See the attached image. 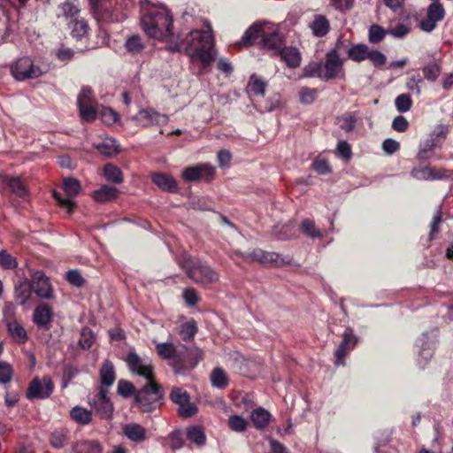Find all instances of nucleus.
Segmentation results:
<instances>
[{
  "mask_svg": "<svg viewBox=\"0 0 453 453\" xmlns=\"http://www.w3.org/2000/svg\"><path fill=\"white\" fill-rule=\"evenodd\" d=\"M171 50L180 51L184 49L191 62L199 61L201 68L209 67L216 58L214 39L210 25L205 30L195 29L189 32L180 45L170 46Z\"/></svg>",
  "mask_w": 453,
  "mask_h": 453,
  "instance_id": "f257e3e1",
  "label": "nucleus"
},
{
  "mask_svg": "<svg viewBox=\"0 0 453 453\" xmlns=\"http://www.w3.org/2000/svg\"><path fill=\"white\" fill-rule=\"evenodd\" d=\"M141 9V25L148 36L165 40L172 35L173 16L164 5H154L142 0Z\"/></svg>",
  "mask_w": 453,
  "mask_h": 453,
  "instance_id": "f03ea898",
  "label": "nucleus"
},
{
  "mask_svg": "<svg viewBox=\"0 0 453 453\" xmlns=\"http://www.w3.org/2000/svg\"><path fill=\"white\" fill-rule=\"evenodd\" d=\"M179 265L187 275L196 283L208 286L219 281V274L207 264L188 255H183Z\"/></svg>",
  "mask_w": 453,
  "mask_h": 453,
  "instance_id": "7ed1b4c3",
  "label": "nucleus"
},
{
  "mask_svg": "<svg viewBox=\"0 0 453 453\" xmlns=\"http://www.w3.org/2000/svg\"><path fill=\"white\" fill-rule=\"evenodd\" d=\"M346 42L338 40L334 49L326 52L322 64L323 81L342 80L345 78L344 58L341 57L345 50Z\"/></svg>",
  "mask_w": 453,
  "mask_h": 453,
  "instance_id": "20e7f679",
  "label": "nucleus"
},
{
  "mask_svg": "<svg viewBox=\"0 0 453 453\" xmlns=\"http://www.w3.org/2000/svg\"><path fill=\"white\" fill-rule=\"evenodd\" d=\"M203 351L196 346L180 344L175 358L171 362L176 374H185L193 370L203 358Z\"/></svg>",
  "mask_w": 453,
  "mask_h": 453,
  "instance_id": "39448f33",
  "label": "nucleus"
},
{
  "mask_svg": "<svg viewBox=\"0 0 453 453\" xmlns=\"http://www.w3.org/2000/svg\"><path fill=\"white\" fill-rule=\"evenodd\" d=\"M163 400V390L155 382L149 380L135 395V401L142 412H150L160 407Z\"/></svg>",
  "mask_w": 453,
  "mask_h": 453,
  "instance_id": "423d86ee",
  "label": "nucleus"
},
{
  "mask_svg": "<svg viewBox=\"0 0 453 453\" xmlns=\"http://www.w3.org/2000/svg\"><path fill=\"white\" fill-rule=\"evenodd\" d=\"M12 73L17 81H26L28 79H36L42 76L45 70L36 65L29 58H19L11 67Z\"/></svg>",
  "mask_w": 453,
  "mask_h": 453,
  "instance_id": "0eeeda50",
  "label": "nucleus"
},
{
  "mask_svg": "<svg viewBox=\"0 0 453 453\" xmlns=\"http://www.w3.org/2000/svg\"><path fill=\"white\" fill-rule=\"evenodd\" d=\"M436 332L434 331L431 334L428 333L422 334L416 341V347L418 348V363L423 367L432 358L434 355V349L436 344Z\"/></svg>",
  "mask_w": 453,
  "mask_h": 453,
  "instance_id": "6e6552de",
  "label": "nucleus"
},
{
  "mask_svg": "<svg viewBox=\"0 0 453 453\" xmlns=\"http://www.w3.org/2000/svg\"><path fill=\"white\" fill-rule=\"evenodd\" d=\"M243 257L246 260L257 261L261 264L272 265L274 266L289 265L291 262V258L288 257H283L276 252L265 251L261 249H256L252 252L244 254Z\"/></svg>",
  "mask_w": 453,
  "mask_h": 453,
  "instance_id": "1a4fd4ad",
  "label": "nucleus"
},
{
  "mask_svg": "<svg viewBox=\"0 0 453 453\" xmlns=\"http://www.w3.org/2000/svg\"><path fill=\"white\" fill-rule=\"evenodd\" d=\"M54 388L50 377L43 376L42 379L36 377L30 383L27 390V397L29 400L46 399L50 397Z\"/></svg>",
  "mask_w": 453,
  "mask_h": 453,
  "instance_id": "9d476101",
  "label": "nucleus"
},
{
  "mask_svg": "<svg viewBox=\"0 0 453 453\" xmlns=\"http://www.w3.org/2000/svg\"><path fill=\"white\" fill-rule=\"evenodd\" d=\"M126 362L132 373L143 377L147 381L153 380V366L148 359L142 358L134 352H130Z\"/></svg>",
  "mask_w": 453,
  "mask_h": 453,
  "instance_id": "9b49d317",
  "label": "nucleus"
},
{
  "mask_svg": "<svg viewBox=\"0 0 453 453\" xmlns=\"http://www.w3.org/2000/svg\"><path fill=\"white\" fill-rule=\"evenodd\" d=\"M89 404L102 418H109L113 412V405L108 397V390L100 388L92 396L88 397Z\"/></svg>",
  "mask_w": 453,
  "mask_h": 453,
  "instance_id": "f8f14e48",
  "label": "nucleus"
},
{
  "mask_svg": "<svg viewBox=\"0 0 453 453\" xmlns=\"http://www.w3.org/2000/svg\"><path fill=\"white\" fill-rule=\"evenodd\" d=\"M30 286L33 292L42 299H51L53 297L52 288L49 278L42 271L35 272L31 276Z\"/></svg>",
  "mask_w": 453,
  "mask_h": 453,
  "instance_id": "ddd939ff",
  "label": "nucleus"
},
{
  "mask_svg": "<svg viewBox=\"0 0 453 453\" xmlns=\"http://www.w3.org/2000/svg\"><path fill=\"white\" fill-rule=\"evenodd\" d=\"M215 174V168L208 164H200L189 166L182 172V178L186 181H196L199 180H211Z\"/></svg>",
  "mask_w": 453,
  "mask_h": 453,
  "instance_id": "4468645a",
  "label": "nucleus"
},
{
  "mask_svg": "<svg viewBox=\"0 0 453 453\" xmlns=\"http://www.w3.org/2000/svg\"><path fill=\"white\" fill-rule=\"evenodd\" d=\"M134 120L138 125L147 127L153 125H165L169 121V117L165 114H160L151 108L142 109L134 117Z\"/></svg>",
  "mask_w": 453,
  "mask_h": 453,
  "instance_id": "2eb2a0df",
  "label": "nucleus"
},
{
  "mask_svg": "<svg viewBox=\"0 0 453 453\" xmlns=\"http://www.w3.org/2000/svg\"><path fill=\"white\" fill-rule=\"evenodd\" d=\"M0 185L4 193H12L18 197L25 198L28 194L27 184L20 177L1 176Z\"/></svg>",
  "mask_w": 453,
  "mask_h": 453,
  "instance_id": "dca6fc26",
  "label": "nucleus"
},
{
  "mask_svg": "<svg viewBox=\"0 0 453 453\" xmlns=\"http://www.w3.org/2000/svg\"><path fill=\"white\" fill-rule=\"evenodd\" d=\"M357 342V337L351 332H345L342 334V341L339 344L338 348L335 350V364L344 365V358L346 355L354 349Z\"/></svg>",
  "mask_w": 453,
  "mask_h": 453,
  "instance_id": "f3484780",
  "label": "nucleus"
},
{
  "mask_svg": "<svg viewBox=\"0 0 453 453\" xmlns=\"http://www.w3.org/2000/svg\"><path fill=\"white\" fill-rule=\"evenodd\" d=\"M411 175L418 180H442L449 176V171L430 166L414 168Z\"/></svg>",
  "mask_w": 453,
  "mask_h": 453,
  "instance_id": "a211bd4d",
  "label": "nucleus"
},
{
  "mask_svg": "<svg viewBox=\"0 0 453 453\" xmlns=\"http://www.w3.org/2000/svg\"><path fill=\"white\" fill-rule=\"evenodd\" d=\"M151 180L163 191L176 193L179 189L176 180L167 173H154L151 175Z\"/></svg>",
  "mask_w": 453,
  "mask_h": 453,
  "instance_id": "6ab92c4d",
  "label": "nucleus"
},
{
  "mask_svg": "<svg viewBox=\"0 0 453 453\" xmlns=\"http://www.w3.org/2000/svg\"><path fill=\"white\" fill-rule=\"evenodd\" d=\"M411 31V22L406 19H392L388 26V35L395 39H403Z\"/></svg>",
  "mask_w": 453,
  "mask_h": 453,
  "instance_id": "aec40b11",
  "label": "nucleus"
},
{
  "mask_svg": "<svg viewBox=\"0 0 453 453\" xmlns=\"http://www.w3.org/2000/svg\"><path fill=\"white\" fill-rule=\"evenodd\" d=\"M32 288L27 279L20 280L14 287V300L17 304L24 305L32 296Z\"/></svg>",
  "mask_w": 453,
  "mask_h": 453,
  "instance_id": "412c9836",
  "label": "nucleus"
},
{
  "mask_svg": "<svg viewBox=\"0 0 453 453\" xmlns=\"http://www.w3.org/2000/svg\"><path fill=\"white\" fill-rule=\"evenodd\" d=\"M273 418L272 414L263 407L253 410L250 413V420L257 430H265Z\"/></svg>",
  "mask_w": 453,
  "mask_h": 453,
  "instance_id": "4be33fe9",
  "label": "nucleus"
},
{
  "mask_svg": "<svg viewBox=\"0 0 453 453\" xmlns=\"http://www.w3.org/2000/svg\"><path fill=\"white\" fill-rule=\"evenodd\" d=\"M260 42L262 43V47L264 49L272 50L275 55H278L280 51L284 48L282 35L276 31H273L268 35L265 33Z\"/></svg>",
  "mask_w": 453,
  "mask_h": 453,
  "instance_id": "5701e85b",
  "label": "nucleus"
},
{
  "mask_svg": "<svg viewBox=\"0 0 453 453\" xmlns=\"http://www.w3.org/2000/svg\"><path fill=\"white\" fill-rule=\"evenodd\" d=\"M52 320V311L47 304L37 306L33 314L34 323L42 328H49Z\"/></svg>",
  "mask_w": 453,
  "mask_h": 453,
  "instance_id": "b1692460",
  "label": "nucleus"
},
{
  "mask_svg": "<svg viewBox=\"0 0 453 453\" xmlns=\"http://www.w3.org/2000/svg\"><path fill=\"white\" fill-rule=\"evenodd\" d=\"M265 35V28L261 25L254 24L245 32L242 40L236 43V46L252 45L257 42V39L264 38Z\"/></svg>",
  "mask_w": 453,
  "mask_h": 453,
  "instance_id": "393cba45",
  "label": "nucleus"
},
{
  "mask_svg": "<svg viewBox=\"0 0 453 453\" xmlns=\"http://www.w3.org/2000/svg\"><path fill=\"white\" fill-rule=\"evenodd\" d=\"M346 42V48L345 50H343V53L346 52L349 58L355 62H361L367 59L368 52L370 50L367 45L356 44L349 46L348 42Z\"/></svg>",
  "mask_w": 453,
  "mask_h": 453,
  "instance_id": "a878e982",
  "label": "nucleus"
},
{
  "mask_svg": "<svg viewBox=\"0 0 453 453\" xmlns=\"http://www.w3.org/2000/svg\"><path fill=\"white\" fill-rule=\"evenodd\" d=\"M281 59L290 68H296L301 63V54L296 48L284 47L280 53Z\"/></svg>",
  "mask_w": 453,
  "mask_h": 453,
  "instance_id": "bb28decb",
  "label": "nucleus"
},
{
  "mask_svg": "<svg viewBox=\"0 0 453 453\" xmlns=\"http://www.w3.org/2000/svg\"><path fill=\"white\" fill-rule=\"evenodd\" d=\"M124 434L134 442H142L146 439V430L136 423L127 424L123 428Z\"/></svg>",
  "mask_w": 453,
  "mask_h": 453,
  "instance_id": "cd10ccee",
  "label": "nucleus"
},
{
  "mask_svg": "<svg viewBox=\"0 0 453 453\" xmlns=\"http://www.w3.org/2000/svg\"><path fill=\"white\" fill-rule=\"evenodd\" d=\"M73 453H102L101 444L95 440H83L73 445Z\"/></svg>",
  "mask_w": 453,
  "mask_h": 453,
  "instance_id": "c85d7f7f",
  "label": "nucleus"
},
{
  "mask_svg": "<svg viewBox=\"0 0 453 453\" xmlns=\"http://www.w3.org/2000/svg\"><path fill=\"white\" fill-rule=\"evenodd\" d=\"M179 346H175L171 342H160L156 344L157 353L161 358L168 360L170 366L171 362L173 360V358H175Z\"/></svg>",
  "mask_w": 453,
  "mask_h": 453,
  "instance_id": "c756f323",
  "label": "nucleus"
},
{
  "mask_svg": "<svg viewBox=\"0 0 453 453\" xmlns=\"http://www.w3.org/2000/svg\"><path fill=\"white\" fill-rule=\"evenodd\" d=\"M186 436L190 442L197 446H203L206 441L204 429L201 426H192L188 427L186 430Z\"/></svg>",
  "mask_w": 453,
  "mask_h": 453,
  "instance_id": "7c9ffc66",
  "label": "nucleus"
},
{
  "mask_svg": "<svg viewBox=\"0 0 453 453\" xmlns=\"http://www.w3.org/2000/svg\"><path fill=\"white\" fill-rule=\"evenodd\" d=\"M118 194L117 188L104 185L94 192L93 197L99 203H105L115 199Z\"/></svg>",
  "mask_w": 453,
  "mask_h": 453,
  "instance_id": "2f4dec72",
  "label": "nucleus"
},
{
  "mask_svg": "<svg viewBox=\"0 0 453 453\" xmlns=\"http://www.w3.org/2000/svg\"><path fill=\"white\" fill-rule=\"evenodd\" d=\"M71 418L79 425L85 426L92 421V412L85 408L75 406L70 411Z\"/></svg>",
  "mask_w": 453,
  "mask_h": 453,
  "instance_id": "473e14b6",
  "label": "nucleus"
},
{
  "mask_svg": "<svg viewBox=\"0 0 453 453\" xmlns=\"http://www.w3.org/2000/svg\"><path fill=\"white\" fill-rule=\"evenodd\" d=\"M71 35L77 40H81L87 36L88 32V23L84 19H72L69 23Z\"/></svg>",
  "mask_w": 453,
  "mask_h": 453,
  "instance_id": "72a5a7b5",
  "label": "nucleus"
},
{
  "mask_svg": "<svg viewBox=\"0 0 453 453\" xmlns=\"http://www.w3.org/2000/svg\"><path fill=\"white\" fill-rule=\"evenodd\" d=\"M9 333L12 338L18 343L25 342L27 334L25 328L17 321H11L7 324Z\"/></svg>",
  "mask_w": 453,
  "mask_h": 453,
  "instance_id": "f704fd0d",
  "label": "nucleus"
},
{
  "mask_svg": "<svg viewBox=\"0 0 453 453\" xmlns=\"http://www.w3.org/2000/svg\"><path fill=\"white\" fill-rule=\"evenodd\" d=\"M197 332L196 323L194 319L182 323L180 326L179 334L182 341L189 342L194 339Z\"/></svg>",
  "mask_w": 453,
  "mask_h": 453,
  "instance_id": "c9c22d12",
  "label": "nucleus"
},
{
  "mask_svg": "<svg viewBox=\"0 0 453 453\" xmlns=\"http://www.w3.org/2000/svg\"><path fill=\"white\" fill-rule=\"evenodd\" d=\"M211 385L218 388H225L228 385V378L222 368L217 367L211 373Z\"/></svg>",
  "mask_w": 453,
  "mask_h": 453,
  "instance_id": "e433bc0d",
  "label": "nucleus"
},
{
  "mask_svg": "<svg viewBox=\"0 0 453 453\" xmlns=\"http://www.w3.org/2000/svg\"><path fill=\"white\" fill-rule=\"evenodd\" d=\"M101 382L103 385L106 387H110L113 384L115 380V372L113 365L106 361L101 368L100 371Z\"/></svg>",
  "mask_w": 453,
  "mask_h": 453,
  "instance_id": "4c0bfd02",
  "label": "nucleus"
},
{
  "mask_svg": "<svg viewBox=\"0 0 453 453\" xmlns=\"http://www.w3.org/2000/svg\"><path fill=\"white\" fill-rule=\"evenodd\" d=\"M125 49L132 55H138L143 50L144 44L142 38L139 35H134L127 39L125 42Z\"/></svg>",
  "mask_w": 453,
  "mask_h": 453,
  "instance_id": "58836bf2",
  "label": "nucleus"
},
{
  "mask_svg": "<svg viewBox=\"0 0 453 453\" xmlns=\"http://www.w3.org/2000/svg\"><path fill=\"white\" fill-rule=\"evenodd\" d=\"M98 151L106 156H113L119 153V145L112 138H106L96 145Z\"/></svg>",
  "mask_w": 453,
  "mask_h": 453,
  "instance_id": "ea45409f",
  "label": "nucleus"
},
{
  "mask_svg": "<svg viewBox=\"0 0 453 453\" xmlns=\"http://www.w3.org/2000/svg\"><path fill=\"white\" fill-rule=\"evenodd\" d=\"M388 35V27L385 29L382 27L373 24L368 30V40L372 44H377L382 42Z\"/></svg>",
  "mask_w": 453,
  "mask_h": 453,
  "instance_id": "a19ab883",
  "label": "nucleus"
},
{
  "mask_svg": "<svg viewBox=\"0 0 453 453\" xmlns=\"http://www.w3.org/2000/svg\"><path fill=\"white\" fill-rule=\"evenodd\" d=\"M104 175L108 181L112 183L119 184L123 181L121 170L111 164H108L104 166Z\"/></svg>",
  "mask_w": 453,
  "mask_h": 453,
  "instance_id": "79ce46f5",
  "label": "nucleus"
},
{
  "mask_svg": "<svg viewBox=\"0 0 453 453\" xmlns=\"http://www.w3.org/2000/svg\"><path fill=\"white\" fill-rule=\"evenodd\" d=\"M339 127L345 131L350 132L354 129L356 124V116L352 112H347L336 119Z\"/></svg>",
  "mask_w": 453,
  "mask_h": 453,
  "instance_id": "37998d69",
  "label": "nucleus"
},
{
  "mask_svg": "<svg viewBox=\"0 0 453 453\" xmlns=\"http://www.w3.org/2000/svg\"><path fill=\"white\" fill-rule=\"evenodd\" d=\"M313 34L317 36H324L329 28L328 21L322 16L317 17L311 24Z\"/></svg>",
  "mask_w": 453,
  "mask_h": 453,
  "instance_id": "c03bdc74",
  "label": "nucleus"
},
{
  "mask_svg": "<svg viewBox=\"0 0 453 453\" xmlns=\"http://www.w3.org/2000/svg\"><path fill=\"white\" fill-rule=\"evenodd\" d=\"M302 77L311 78L318 77L323 80V68L322 64L318 62H311L306 65L303 69Z\"/></svg>",
  "mask_w": 453,
  "mask_h": 453,
  "instance_id": "a18cd8bd",
  "label": "nucleus"
},
{
  "mask_svg": "<svg viewBox=\"0 0 453 453\" xmlns=\"http://www.w3.org/2000/svg\"><path fill=\"white\" fill-rule=\"evenodd\" d=\"M169 397L178 406L190 400L189 394L185 389L178 387L172 388Z\"/></svg>",
  "mask_w": 453,
  "mask_h": 453,
  "instance_id": "49530a36",
  "label": "nucleus"
},
{
  "mask_svg": "<svg viewBox=\"0 0 453 453\" xmlns=\"http://www.w3.org/2000/svg\"><path fill=\"white\" fill-rule=\"evenodd\" d=\"M439 146L437 138H431L427 140L423 147L419 150L418 157L419 159L426 160L432 157L434 150Z\"/></svg>",
  "mask_w": 453,
  "mask_h": 453,
  "instance_id": "de8ad7c7",
  "label": "nucleus"
},
{
  "mask_svg": "<svg viewBox=\"0 0 453 453\" xmlns=\"http://www.w3.org/2000/svg\"><path fill=\"white\" fill-rule=\"evenodd\" d=\"M424 78L428 81H435L441 74V66L438 63L433 62L422 68Z\"/></svg>",
  "mask_w": 453,
  "mask_h": 453,
  "instance_id": "09e8293b",
  "label": "nucleus"
},
{
  "mask_svg": "<svg viewBox=\"0 0 453 453\" xmlns=\"http://www.w3.org/2000/svg\"><path fill=\"white\" fill-rule=\"evenodd\" d=\"M302 232L311 238H319L322 236L321 231L315 226L314 221L305 219L301 223Z\"/></svg>",
  "mask_w": 453,
  "mask_h": 453,
  "instance_id": "8fccbe9b",
  "label": "nucleus"
},
{
  "mask_svg": "<svg viewBox=\"0 0 453 453\" xmlns=\"http://www.w3.org/2000/svg\"><path fill=\"white\" fill-rule=\"evenodd\" d=\"M68 441L67 432L65 430H58L51 434L50 435V444L55 449L63 448Z\"/></svg>",
  "mask_w": 453,
  "mask_h": 453,
  "instance_id": "3c124183",
  "label": "nucleus"
},
{
  "mask_svg": "<svg viewBox=\"0 0 453 453\" xmlns=\"http://www.w3.org/2000/svg\"><path fill=\"white\" fill-rule=\"evenodd\" d=\"M228 426L234 432L242 433L246 431L248 427V422L242 416L232 415L228 418Z\"/></svg>",
  "mask_w": 453,
  "mask_h": 453,
  "instance_id": "603ef678",
  "label": "nucleus"
},
{
  "mask_svg": "<svg viewBox=\"0 0 453 453\" xmlns=\"http://www.w3.org/2000/svg\"><path fill=\"white\" fill-rule=\"evenodd\" d=\"M78 107H84V105L96 104L93 92L90 88L83 87L77 99Z\"/></svg>",
  "mask_w": 453,
  "mask_h": 453,
  "instance_id": "864d4df0",
  "label": "nucleus"
},
{
  "mask_svg": "<svg viewBox=\"0 0 453 453\" xmlns=\"http://www.w3.org/2000/svg\"><path fill=\"white\" fill-rule=\"evenodd\" d=\"M427 16L437 22L443 19L445 10L440 2H434L427 7Z\"/></svg>",
  "mask_w": 453,
  "mask_h": 453,
  "instance_id": "5fc2aeb1",
  "label": "nucleus"
},
{
  "mask_svg": "<svg viewBox=\"0 0 453 453\" xmlns=\"http://www.w3.org/2000/svg\"><path fill=\"white\" fill-rule=\"evenodd\" d=\"M266 83L257 77L256 75H252L249 81V88L250 92L257 96H264L265 91Z\"/></svg>",
  "mask_w": 453,
  "mask_h": 453,
  "instance_id": "6e6d98bb",
  "label": "nucleus"
},
{
  "mask_svg": "<svg viewBox=\"0 0 453 453\" xmlns=\"http://www.w3.org/2000/svg\"><path fill=\"white\" fill-rule=\"evenodd\" d=\"M63 187L68 196H74L78 195L81 190V184L79 180L74 178H65L63 181Z\"/></svg>",
  "mask_w": 453,
  "mask_h": 453,
  "instance_id": "4d7b16f0",
  "label": "nucleus"
},
{
  "mask_svg": "<svg viewBox=\"0 0 453 453\" xmlns=\"http://www.w3.org/2000/svg\"><path fill=\"white\" fill-rule=\"evenodd\" d=\"M198 411L196 405L189 401L178 406L177 413L181 418H190L195 416Z\"/></svg>",
  "mask_w": 453,
  "mask_h": 453,
  "instance_id": "13d9d810",
  "label": "nucleus"
},
{
  "mask_svg": "<svg viewBox=\"0 0 453 453\" xmlns=\"http://www.w3.org/2000/svg\"><path fill=\"white\" fill-rule=\"evenodd\" d=\"M318 96V91L315 88L308 87L301 88L299 91L300 102L304 104H311L315 101Z\"/></svg>",
  "mask_w": 453,
  "mask_h": 453,
  "instance_id": "bf43d9fd",
  "label": "nucleus"
},
{
  "mask_svg": "<svg viewBox=\"0 0 453 453\" xmlns=\"http://www.w3.org/2000/svg\"><path fill=\"white\" fill-rule=\"evenodd\" d=\"M78 108L82 121L91 122L96 118L97 111L96 104L84 105V107Z\"/></svg>",
  "mask_w": 453,
  "mask_h": 453,
  "instance_id": "052dcab7",
  "label": "nucleus"
},
{
  "mask_svg": "<svg viewBox=\"0 0 453 453\" xmlns=\"http://www.w3.org/2000/svg\"><path fill=\"white\" fill-rule=\"evenodd\" d=\"M395 104L399 112H406L411 109L412 101L408 94H401L395 98Z\"/></svg>",
  "mask_w": 453,
  "mask_h": 453,
  "instance_id": "680f3d73",
  "label": "nucleus"
},
{
  "mask_svg": "<svg viewBox=\"0 0 453 453\" xmlns=\"http://www.w3.org/2000/svg\"><path fill=\"white\" fill-rule=\"evenodd\" d=\"M94 338L95 337L93 332L89 328L84 327L81 333L79 344L82 349H88L92 346Z\"/></svg>",
  "mask_w": 453,
  "mask_h": 453,
  "instance_id": "e2e57ef3",
  "label": "nucleus"
},
{
  "mask_svg": "<svg viewBox=\"0 0 453 453\" xmlns=\"http://www.w3.org/2000/svg\"><path fill=\"white\" fill-rule=\"evenodd\" d=\"M367 59H369L375 67H380L387 61L386 56L376 50H369Z\"/></svg>",
  "mask_w": 453,
  "mask_h": 453,
  "instance_id": "0e129e2a",
  "label": "nucleus"
},
{
  "mask_svg": "<svg viewBox=\"0 0 453 453\" xmlns=\"http://www.w3.org/2000/svg\"><path fill=\"white\" fill-rule=\"evenodd\" d=\"M12 372L11 365L4 361H0V383H8L12 380Z\"/></svg>",
  "mask_w": 453,
  "mask_h": 453,
  "instance_id": "69168bd1",
  "label": "nucleus"
},
{
  "mask_svg": "<svg viewBox=\"0 0 453 453\" xmlns=\"http://www.w3.org/2000/svg\"><path fill=\"white\" fill-rule=\"evenodd\" d=\"M0 265L5 269H12L17 266V262L10 253L2 250L0 251Z\"/></svg>",
  "mask_w": 453,
  "mask_h": 453,
  "instance_id": "338daca9",
  "label": "nucleus"
},
{
  "mask_svg": "<svg viewBox=\"0 0 453 453\" xmlns=\"http://www.w3.org/2000/svg\"><path fill=\"white\" fill-rule=\"evenodd\" d=\"M117 390L120 395H122L124 397H128L131 395H133V393L134 392V387L131 382H129L127 380H120L118 382Z\"/></svg>",
  "mask_w": 453,
  "mask_h": 453,
  "instance_id": "774afa93",
  "label": "nucleus"
}]
</instances>
